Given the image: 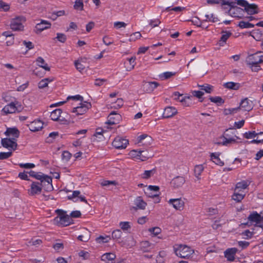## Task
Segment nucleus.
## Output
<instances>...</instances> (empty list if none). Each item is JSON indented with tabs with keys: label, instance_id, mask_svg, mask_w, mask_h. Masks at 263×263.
Instances as JSON below:
<instances>
[{
	"label": "nucleus",
	"instance_id": "412c9836",
	"mask_svg": "<svg viewBox=\"0 0 263 263\" xmlns=\"http://www.w3.org/2000/svg\"><path fill=\"white\" fill-rule=\"evenodd\" d=\"M5 134L8 138H15L17 140L20 135V132L16 128H8Z\"/></svg>",
	"mask_w": 263,
	"mask_h": 263
},
{
	"label": "nucleus",
	"instance_id": "e433bc0d",
	"mask_svg": "<svg viewBox=\"0 0 263 263\" xmlns=\"http://www.w3.org/2000/svg\"><path fill=\"white\" fill-rule=\"evenodd\" d=\"M204 170V166L202 164L195 165L194 167V175L198 180H200V175Z\"/></svg>",
	"mask_w": 263,
	"mask_h": 263
},
{
	"label": "nucleus",
	"instance_id": "8fccbe9b",
	"mask_svg": "<svg viewBox=\"0 0 263 263\" xmlns=\"http://www.w3.org/2000/svg\"><path fill=\"white\" fill-rule=\"evenodd\" d=\"M205 17L206 18L205 20L206 21L211 22L213 23L217 22L218 21V17L213 13L206 14L205 15Z\"/></svg>",
	"mask_w": 263,
	"mask_h": 263
},
{
	"label": "nucleus",
	"instance_id": "4d7b16f0",
	"mask_svg": "<svg viewBox=\"0 0 263 263\" xmlns=\"http://www.w3.org/2000/svg\"><path fill=\"white\" fill-rule=\"evenodd\" d=\"M257 135L255 132H248L243 134V137L246 139H252L255 138Z\"/></svg>",
	"mask_w": 263,
	"mask_h": 263
},
{
	"label": "nucleus",
	"instance_id": "6e6552de",
	"mask_svg": "<svg viewBox=\"0 0 263 263\" xmlns=\"http://www.w3.org/2000/svg\"><path fill=\"white\" fill-rule=\"evenodd\" d=\"M42 191V187L39 182H32L28 190V194L30 196H35L40 194Z\"/></svg>",
	"mask_w": 263,
	"mask_h": 263
},
{
	"label": "nucleus",
	"instance_id": "a878e982",
	"mask_svg": "<svg viewBox=\"0 0 263 263\" xmlns=\"http://www.w3.org/2000/svg\"><path fill=\"white\" fill-rule=\"evenodd\" d=\"M230 7L229 14L233 17H240V15L242 14V9L238 7H234L233 4Z\"/></svg>",
	"mask_w": 263,
	"mask_h": 263
},
{
	"label": "nucleus",
	"instance_id": "3c124183",
	"mask_svg": "<svg viewBox=\"0 0 263 263\" xmlns=\"http://www.w3.org/2000/svg\"><path fill=\"white\" fill-rule=\"evenodd\" d=\"M28 174H29L30 176H31L39 180H41V179H42V177L44 175L43 174L41 173H36L32 171L29 172Z\"/></svg>",
	"mask_w": 263,
	"mask_h": 263
},
{
	"label": "nucleus",
	"instance_id": "f704fd0d",
	"mask_svg": "<svg viewBox=\"0 0 263 263\" xmlns=\"http://www.w3.org/2000/svg\"><path fill=\"white\" fill-rule=\"evenodd\" d=\"M159 190V187L156 185H149L147 189V190L145 191V193L149 197L154 198L155 197H158L159 195L158 194H151L148 193L149 191H154L158 192Z\"/></svg>",
	"mask_w": 263,
	"mask_h": 263
},
{
	"label": "nucleus",
	"instance_id": "5fc2aeb1",
	"mask_svg": "<svg viewBox=\"0 0 263 263\" xmlns=\"http://www.w3.org/2000/svg\"><path fill=\"white\" fill-rule=\"evenodd\" d=\"M101 185L103 186H109L110 185H118V183L117 181H116L115 180H113V181L103 180L101 182Z\"/></svg>",
	"mask_w": 263,
	"mask_h": 263
},
{
	"label": "nucleus",
	"instance_id": "4be33fe9",
	"mask_svg": "<svg viewBox=\"0 0 263 263\" xmlns=\"http://www.w3.org/2000/svg\"><path fill=\"white\" fill-rule=\"evenodd\" d=\"M51 24L49 22L43 20L36 25L35 30L36 32H41L45 29L49 28Z\"/></svg>",
	"mask_w": 263,
	"mask_h": 263
},
{
	"label": "nucleus",
	"instance_id": "4c0bfd02",
	"mask_svg": "<svg viewBox=\"0 0 263 263\" xmlns=\"http://www.w3.org/2000/svg\"><path fill=\"white\" fill-rule=\"evenodd\" d=\"M211 159L217 165L220 166L224 165V162L219 158V154L218 153H212L211 154Z\"/></svg>",
	"mask_w": 263,
	"mask_h": 263
},
{
	"label": "nucleus",
	"instance_id": "0eeeda50",
	"mask_svg": "<svg viewBox=\"0 0 263 263\" xmlns=\"http://www.w3.org/2000/svg\"><path fill=\"white\" fill-rule=\"evenodd\" d=\"M17 140L15 138H6L2 139L1 143L3 147L10 151H14L16 149L17 144Z\"/></svg>",
	"mask_w": 263,
	"mask_h": 263
},
{
	"label": "nucleus",
	"instance_id": "7c9ffc66",
	"mask_svg": "<svg viewBox=\"0 0 263 263\" xmlns=\"http://www.w3.org/2000/svg\"><path fill=\"white\" fill-rule=\"evenodd\" d=\"M245 10L248 14L250 15L256 14L258 12L257 6L254 4H248Z\"/></svg>",
	"mask_w": 263,
	"mask_h": 263
},
{
	"label": "nucleus",
	"instance_id": "f3484780",
	"mask_svg": "<svg viewBox=\"0 0 263 263\" xmlns=\"http://www.w3.org/2000/svg\"><path fill=\"white\" fill-rule=\"evenodd\" d=\"M250 182L247 180H243L236 184L234 190L241 193H246L245 191L247 189Z\"/></svg>",
	"mask_w": 263,
	"mask_h": 263
},
{
	"label": "nucleus",
	"instance_id": "37998d69",
	"mask_svg": "<svg viewBox=\"0 0 263 263\" xmlns=\"http://www.w3.org/2000/svg\"><path fill=\"white\" fill-rule=\"evenodd\" d=\"M148 231L152 237H155L161 233V229L157 227L148 229Z\"/></svg>",
	"mask_w": 263,
	"mask_h": 263
},
{
	"label": "nucleus",
	"instance_id": "f8f14e48",
	"mask_svg": "<svg viewBox=\"0 0 263 263\" xmlns=\"http://www.w3.org/2000/svg\"><path fill=\"white\" fill-rule=\"evenodd\" d=\"M168 203L172 204L174 208L177 210L182 211L184 207V202L181 198L171 199Z\"/></svg>",
	"mask_w": 263,
	"mask_h": 263
},
{
	"label": "nucleus",
	"instance_id": "f257e3e1",
	"mask_svg": "<svg viewBox=\"0 0 263 263\" xmlns=\"http://www.w3.org/2000/svg\"><path fill=\"white\" fill-rule=\"evenodd\" d=\"M174 251L178 257L183 258H189L194 253V250L185 245H175Z\"/></svg>",
	"mask_w": 263,
	"mask_h": 263
},
{
	"label": "nucleus",
	"instance_id": "ddd939ff",
	"mask_svg": "<svg viewBox=\"0 0 263 263\" xmlns=\"http://www.w3.org/2000/svg\"><path fill=\"white\" fill-rule=\"evenodd\" d=\"M158 86L156 82H143L142 85L143 90L147 93H151Z\"/></svg>",
	"mask_w": 263,
	"mask_h": 263
},
{
	"label": "nucleus",
	"instance_id": "20e7f679",
	"mask_svg": "<svg viewBox=\"0 0 263 263\" xmlns=\"http://www.w3.org/2000/svg\"><path fill=\"white\" fill-rule=\"evenodd\" d=\"M248 224L263 227V212L259 214L256 212L251 214L248 217Z\"/></svg>",
	"mask_w": 263,
	"mask_h": 263
},
{
	"label": "nucleus",
	"instance_id": "69168bd1",
	"mask_svg": "<svg viewBox=\"0 0 263 263\" xmlns=\"http://www.w3.org/2000/svg\"><path fill=\"white\" fill-rule=\"evenodd\" d=\"M191 93L194 97H195L198 99H201L204 95V93L200 90L192 91Z\"/></svg>",
	"mask_w": 263,
	"mask_h": 263
},
{
	"label": "nucleus",
	"instance_id": "dca6fc26",
	"mask_svg": "<svg viewBox=\"0 0 263 263\" xmlns=\"http://www.w3.org/2000/svg\"><path fill=\"white\" fill-rule=\"evenodd\" d=\"M253 107L252 102L250 101L248 98L244 99L240 103L239 108L233 109V110H237L239 109H241L245 111H250Z\"/></svg>",
	"mask_w": 263,
	"mask_h": 263
},
{
	"label": "nucleus",
	"instance_id": "aec40b11",
	"mask_svg": "<svg viewBox=\"0 0 263 263\" xmlns=\"http://www.w3.org/2000/svg\"><path fill=\"white\" fill-rule=\"evenodd\" d=\"M2 100L6 103L19 102L15 98L12 91L4 92L2 95Z\"/></svg>",
	"mask_w": 263,
	"mask_h": 263
},
{
	"label": "nucleus",
	"instance_id": "c03bdc74",
	"mask_svg": "<svg viewBox=\"0 0 263 263\" xmlns=\"http://www.w3.org/2000/svg\"><path fill=\"white\" fill-rule=\"evenodd\" d=\"M111 107L115 109L121 108L124 104L123 100L122 98H118L115 102L111 101Z\"/></svg>",
	"mask_w": 263,
	"mask_h": 263
},
{
	"label": "nucleus",
	"instance_id": "2f4dec72",
	"mask_svg": "<svg viewBox=\"0 0 263 263\" xmlns=\"http://www.w3.org/2000/svg\"><path fill=\"white\" fill-rule=\"evenodd\" d=\"M90 238V232L87 229H84L82 234L78 236V239L84 242L88 241Z\"/></svg>",
	"mask_w": 263,
	"mask_h": 263
},
{
	"label": "nucleus",
	"instance_id": "de8ad7c7",
	"mask_svg": "<svg viewBox=\"0 0 263 263\" xmlns=\"http://www.w3.org/2000/svg\"><path fill=\"white\" fill-rule=\"evenodd\" d=\"M208 71L206 67H197L195 70V72L199 76H203Z\"/></svg>",
	"mask_w": 263,
	"mask_h": 263
},
{
	"label": "nucleus",
	"instance_id": "b1692460",
	"mask_svg": "<svg viewBox=\"0 0 263 263\" xmlns=\"http://www.w3.org/2000/svg\"><path fill=\"white\" fill-rule=\"evenodd\" d=\"M138 143H142L143 144H151L153 141L152 137L147 134H142L137 138Z\"/></svg>",
	"mask_w": 263,
	"mask_h": 263
},
{
	"label": "nucleus",
	"instance_id": "bb28decb",
	"mask_svg": "<svg viewBox=\"0 0 263 263\" xmlns=\"http://www.w3.org/2000/svg\"><path fill=\"white\" fill-rule=\"evenodd\" d=\"M154 247V245L148 241H143L140 243V249L143 252H147Z\"/></svg>",
	"mask_w": 263,
	"mask_h": 263
},
{
	"label": "nucleus",
	"instance_id": "603ef678",
	"mask_svg": "<svg viewBox=\"0 0 263 263\" xmlns=\"http://www.w3.org/2000/svg\"><path fill=\"white\" fill-rule=\"evenodd\" d=\"M239 27L241 28H251L254 26V25L249 22L241 21L239 22Z\"/></svg>",
	"mask_w": 263,
	"mask_h": 263
},
{
	"label": "nucleus",
	"instance_id": "a19ab883",
	"mask_svg": "<svg viewBox=\"0 0 263 263\" xmlns=\"http://www.w3.org/2000/svg\"><path fill=\"white\" fill-rule=\"evenodd\" d=\"M110 237L108 235L100 236L96 238V242L99 244L107 243L110 240Z\"/></svg>",
	"mask_w": 263,
	"mask_h": 263
},
{
	"label": "nucleus",
	"instance_id": "338daca9",
	"mask_svg": "<svg viewBox=\"0 0 263 263\" xmlns=\"http://www.w3.org/2000/svg\"><path fill=\"white\" fill-rule=\"evenodd\" d=\"M71 154L68 151H64L62 154V159L65 161H68L71 158Z\"/></svg>",
	"mask_w": 263,
	"mask_h": 263
},
{
	"label": "nucleus",
	"instance_id": "0e129e2a",
	"mask_svg": "<svg viewBox=\"0 0 263 263\" xmlns=\"http://www.w3.org/2000/svg\"><path fill=\"white\" fill-rule=\"evenodd\" d=\"M141 36V34L139 32H136L133 33L129 38L130 41H135L136 40L140 39Z\"/></svg>",
	"mask_w": 263,
	"mask_h": 263
},
{
	"label": "nucleus",
	"instance_id": "c85d7f7f",
	"mask_svg": "<svg viewBox=\"0 0 263 263\" xmlns=\"http://www.w3.org/2000/svg\"><path fill=\"white\" fill-rule=\"evenodd\" d=\"M236 248H231L227 249L224 252V256L229 261H233L234 259V256L236 253Z\"/></svg>",
	"mask_w": 263,
	"mask_h": 263
},
{
	"label": "nucleus",
	"instance_id": "a18cd8bd",
	"mask_svg": "<svg viewBox=\"0 0 263 263\" xmlns=\"http://www.w3.org/2000/svg\"><path fill=\"white\" fill-rule=\"evenodd\" d=\"M223 86L228 89L234 90H237L240 87L239 84L232 82L226 83L223 84Z\"/></svg>",
	"mask_w": 263,
	"mask_h": 263
},
{
	"label": "nucleus",
	"instance_id": "473e14b6",
	"mask_svg": "<svg viewBox=\"0 0 263 263\" xmlns=\"http://www.w3.org/2000/svg\"><path fill=\"white\" fill-rule=\"evenodd\" d=\"M246 193H241L234 190V193L232 195V199L237 202H240L244 198Z\"/></svg>",
	"mask_w": 263,
	"mask_h": 263
},
{
	"label": "nucleus",
	"instance_id": "72a5a7b5",
	"mask_svg": "<svg viewBox=\"0 0 263 263\" xmlns=\"http://www.w3.org/2000/svg\"><path fill=\"white\" fill-rule=\"evenodd\" d=\"M251 60H252V64L254 65L262 64L263 54H255L252 56Z\"/></svg>",
	"mask_w": 263,
	"mask_h": 263
},
{
	"label": "nucleus",
	"instance_id": "864d4df0",
	"mask_svg": "<svg viewBox=\"0 0 263 263\" xmlns=\"http://www.w3.org/2000/svg\"><path fill=\"white\" fill-rule=\"evenodd\" d=\"M141 161H144L147 160L149 158L151 157V155L147 151L141 150Z\"/></svg>",
	"mask_w": 263,
	"mask_h": 263
},
{
	"label": "nucleus",
	"instance_id": "2eb2a0df",
	"mask_svg": "<svg viewBox=\"0 0 263 263\" xmlns=\"http://www.w3.org/2000/svg\"><path fill=\"white\" fill-rule=\"evenodd\" d=\"M43 122L40 120H36L28 124L29 129L33 132L41 130L43 127Z\"/></svg>",
	"mask_w": 263,
	"mask_h": 263
},
{
	"label": "nucleus",
	"instance_id": "49530a36",
	"mask_svg": "<svg viewBox=\"0 0 263 263\" xmlns=\"http://www.w3.org/2000/svg\"><path fill=\"white\" fill-rule=\"evenodd\" d=\"M197 86L208 93H211L213 90V86L208 84H205L202 85L198 84Z\"/></svg>",
	"mask_w": 263,
	"mask_h": 263
},
{
	"label": "nucleus",
	"instance_id": "a211bd4d",
	"mask_svg": "<svg viewBox=\"0 0 263 263\" xmlns=\"http://www.w3.org/2000/svg\"><path fill=\"white\" fill-rule=\"evenodd\" d=\"M178 114L177 109L173 106H167L165 108L163 114L164 118H170Z\"/></svg>",
	"mask_w": 263,
	"mask_h": 263
},
{
	"label": "nucleus",
	"instance_id": "052dcab7",
	"mask_svg": "<svg viewBox=\"0 0 263 263\" xmlns=\"http://www.w3.org/2000/svg\"><path fill=\"white\" fill-rule=\"evenodd\" d=\"M57 39L61 43H65L66 41L67 37L65 34L61 33H58L57 34Z\"/></svg>",
	"mask_w": 263,
	"mask_h": 263
},
{
	"label": "nucleus",
	"instance_id": "4468645a",
	"mask_svg": "<svg viewBox=\"0 0 263 263\" xmlns=\"http://www.w3.org/2000/svg\"><path fill=\"white\" fill-rule=\"evenodd\" d=\"M121 117L120 115L115 111L111 112L108 116L107 121L105 122L106 124L114 125L118 124L120 121Z\"/></svg>",
	"mask_w": 263,
	"mask_h": 263
},
{
	"label": "nucleus",
	"instance_id": "f03ea898",
	"mask_svg": "<svg viewBox=\"0 0 263 263\" xmlns=\"http://www.w3.org/2000/svg\"><path fill=\"white\" fill-rule=\"evenodd\" d=\"M23 107L20 102H11L5 105L1 110L2 115L14 114L16 112H20Z\"/></svg>",
	"mask_w": 263,
	"mask_h": 263
},
{
	"label": "nucleus",
	"instance_id": "393cba45",
	"mask_svg": "<svg viewBox=\"0 0 263 263\" xmlns=\"http://www.w3.org/2000/svg\"><path fill=\"white\" fill-rule=\"evenodd\" d=\"M49 70V67H36L33 72L36 76L42 77L44 76L46 71Z\"/></svg>",
	"mask_w": 263,
	"mask_h": 263
},
{
	"label": "nucleus",
	"instance_id": "5701e85b",
	"mask_svg": "<svg viewBox=\"0 0 263 263\" xmlns=\"http://www.w3.org/2000/svg\"><path fill=\"white\" fill-rule=\"evenodd\" d=\"M250 35L257 41H263V31L261 29H254L250 32Z\"/></svg>",
	"mask_w": 263,
	"mask_h": 263
},
{
	"label": "nucleus",
	"instance_id": "774afa93",
	"mask_svg": "<svg viewBox=\"0 0 263 263\" xmlns=\"http://www.w3.org/2000/svg\"><path fill=\"white\" fill-rule=\"evenodd\" d=\"M120 227L123 230H127L130 228L129 222H121L120 223Z\"/></svg>",
	"mask_w": 263,
	"mask_h": 263
},
{
	"label": "nucleus",
	"instance_id": "9b49d317",
	"mask_svg": "<svg viewBox=\"0 0 263 263\" xmlns=\"http://www.w3.org/2000/svg\"><path fill=\"white\" fill-rule=\"evenodd\" d=\"M112 144L116 148L124 149L128 144V140L121 137H117L113 141Z\"/></svg>",
	"mask_w": 263,
	"mask_h": 263
},
{
	"label": "nucleus",
	"instance_id": "423d86ee",
	"mask_svg": "<svg viewBox=\"0 0 263 263\" xmlns=\"http://www.w3.org/2000/svg\"><path fill=\"white\" fill-rule=\"evenodd\" d=\"M91 107V104L89 102H83L80 104V105L73 108L72 113L75 116L83 115L85 114L88 110Z\"/></svg>",
	"mask_w": 263,
	"mask_h": 263
},
{
	"label": "nucleus",
	"instance_id": "7ed1b4c3",
	"mask_svg": "<svg viewBox=\"0 0 263 263\" xmlns=\"http://www.w3.org/2000/svg\"><path fill=\"white\" fill-rule=\"evenodd\" d=\"M55 213L58 216L53 219L54 224L62 226H66L69 224V217L65 214L64 211L58 209L55 211Z\"/></svg>",
	"mask_w": 263,
	"mask_h": 263
},
{
	"label": "nucleus",
	"instance_id": "1a4fd4ad",
	"mask_svg": "<svg viewBox=\"0 0 263 263\" xmlns=\"http://www.w3.org/2000/svg\"><path fill=\"white\" fill-rule=\"evenodd\" d=\"M240 139L237 136L235 137L228 138L224 136H221L219 138V140L215 142V144L218 145H224L229 146L232 144L238 143L237 140Z\"/></svg>",
	"mask_w": 263,
	"mask_h": 263
},
{
	"label": "nucleus",
	"instance_id": "13d9d810",
	"mask_svg": "<svg viewBox=\"0 0 263 263\" xmlns=\"http://www.w3.org/2000/svg\"><path fill=\"white\" fill-rule=\"evenodd\" d=\"M155 172V170L145 171L144 173L142 174V178L144 179H147L149 178L151 176L153 175Z\"/></svg>",
	"mask_w": 263,
	"mask_h": 263
},
{
	"label": "nucleus",
	"instance_id": "9d476101",
	"mask_svg": "<svg viewBox=\"0 0 263 263\" xmlns=\"http://www.w3.org/2000/svg\"><path fill=\"white\" fill-rule=\"evenodd\" d=\"M42 179H41V183L42 187H43L44 189L47 192H50L53 190V187L52 184V178L47 176L44 175L42 177Z\"/></svg>",
	"mask_w": 263,
	"mask_h": 263
},
{
	"label": "nucleus",
	"instance_id": "cd10ccee",
	"mask_svg": "<svg viewBox=\"0 0 263 263\" xmlns=\"http://www.w3.org/2000/svg\"><path fill=\"white\" fill-rule=\"evenodd\" d=\"M116 257L115 254L113 253H106L101 256V260L106 263H111Z\"/></svg>",
	"mask_w": 263,
	"mask_h": 263
},
{
	"label": "nucleus",
	"instance_id": "e2e57ef3",
	"mask_svg": "<svg viewBox=\"0 0 263 263\" xmlns=\"http://www.w3.org/2000/svg\"><path fill=\"white\" fill-rule=\"evenodd\" d=\"M0 8L3 9L4 11H8L10 9V6L8 3L1 0Z\"/></svg>",
	"mask_w": 263,
	"mask_h": 263
},
{
	"label": "nucleus",
	"instance_id": "58836bf2",
	"mask_svg": "<svg viewBox=\"0 0 263 263\" xmlns=\"http://www.w3.org/2000/svg\"><path fill=\"white\" fill-rule=\"evenodd\" d=\"M178 71V70H174L165 72L159 74V77L161 80H164L175 76Z\"/></svg>",
	"mask_w": 263,
	"mask_h": 263
},
{
	"label": "nucleus",
	"instance_id": "c9c22d12",
	"mask_svg": "<svg viewBox=\"0 0 263 263\" xmlns=\"http://www.w3.org/2000/svg\"><path fill=\"white\" fill-rule=\"evenodd\" d=\"M134 203L137 208L141 210H144L147 205V203L143 201L141 197H137Z\"/></svg>",
	"mask_w": 263,
	"mask_h": 263
},
{
	"label": "nucleus",
	"instance_id": "6e6d98bb",
	"mask_svg": "<svg viewBox=\"0 0 263 263\" xmlns=\"http://www.w3.org/2000/svg\"><path fill=\"white\" fill-rule=\"evenodd\" d=\"M122 233L120 230H116L112 233V238L114 239H119L122 236Z\"/></svg>",
	"mask_w": 263,
	"mask_h": 263
},
{
	"label": "nucleus",
	"instance_id": "bf43d9fd",
	"mask_svg": "<svg viewBox=\"0 0 263 263\" xmlns=\"http://www.w3.org/2000/svg\"><path fill=\"white\" fill-rule=\"evenodd\" d=\"M76 9L82 10L83 8V3L82 0H76L74 5Z\"/></svg>",
	"mask_w": 263,
	"mask_h": 263
},
{
	"label": "nucleus",
	"instance_id": "39448f33",
	"mask_svg": "<svg viewBox=\"0 0 263 263\" xmlns=\"http://www.w3.org/2000/svg\"><path fill=\"white\" fill-rule=\"evenodd\" d=\"M25 21V18L23 16H17L13 18L10 22V28L13 31H22L24 29L23 24Z\"/></svg>",
	"mask_w": 263,
	"mask_h": 263
},
{
	"label": "nucleus",
	"instance_id": "c756f323",
	"mask_svg": "<svg viewBox=\"0 0 263 263\" xmlns=\"http://www.w3.org/2000/svg\"><path fill=\"white\" fill-rule=\"evenodd\" d=\"M222 35L219 41V44L223 46L227 40L232 35V33L230 31L223 30L221 31Z\"/></svg>",
	"mask_w": 263,
	"mask_h": 263
},
{
	"label": "nucleus",
	"instance_id": "79ce46f5",
	"mask_svg": "<svg viewBox=\"0 0 263 263\" xmlns=\"http://www.w3.org/2000/svg\"><path fill=\"white\" fill-rule=\"evenodd\" d=\"M62 111L60 109H57L51 112L50 115L51 119L53 121H57L59 119Z\"/></svg>",
	"mask_w": 263,
	"mask_h": 263
},
{
	"label": "nucleus",
	"instance_id": "680f3d73",
	"mask_svg": "<svg viewBox=\"0 0 263 263\" xmlns=\"http://www.w3.org/2000/svg\"><path fill=\"white\" fill-rule=\"evenodd\" d=\"M210 100L212 102L217 104H222L223 103L222 99L220 97H210Z\"/></svg>",
	"mask_w": 263,
	"mask_h": 263
},
{
	"label": "nucleus",
	"instance_id": "09e8293b",
	"mask_svg": "<svg viewBox=\"0 0 263 263\" xmlns=\"http://www.w3.org/2000/svg\"><path fill=\"white\" fill-rule=\"evenodd\" d=\"M51 81L49 79H44L42 80L38 83V87L39 89H44L48 87L49 82Z\"/></svg>",
	"mask_w": 263,
	"mask_h": 263
},
{
	"label": "nucleus",
	"instance_id": "6ab92c4d",
	"mask_svg": "<svg viewBox=\"0 0 263 263\" xmlns=\"http://www.w3.org/2000/svg\"><path fill=\"white\" fill-rule=\"evenodd\" d=\"M185 181V180L184 177L177 176L172 180L171 184L173 187L177 189L182 186Z\"/></svg>",
	"mask_w": 263,
	"mask_h": 263
},
{
	"label": "nucleus",
	"instance_id": "ea45409f",
	"mask_svg": "<svg viewBox=\"0 0 263 263\" xmlns=\"http://www.w3.org/2000/svg\"><path fill=\"white\" fill-rule=\"evenodd\" d=\"M141 150L133 149L128 154L129 157L133 159H136L141 160Z\"/></svg>",
	"mask_w": 263,
	"mask_h": 263
}]
</instances>
